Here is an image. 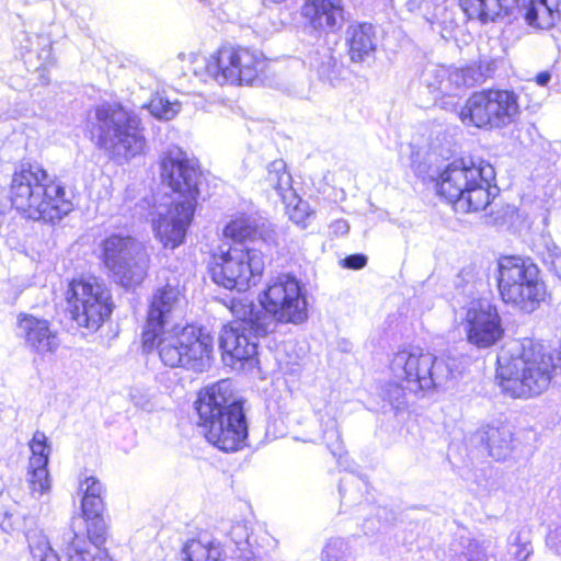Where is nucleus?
Instances as JSON below:
<instances>
[{"label": "nucleus", "mask_w": 561, "mask_h": 561, "mask_svg": "<svg viewBox=\"0 0 561 561\" xmlns=\"http://www.w3.org/2000/svg\"><path fill=\"white\" fill-rule=\"evenodd\" d=\"M184 297L179 286L165 284L152 294L140 333L141 350L157 352L164 366L192 367L213 352V337L193 323L167 329L171 312Z\"/></svg>", "instance_id": "nucleus-1"}, {"label": "nucleus", "mask_w": 561, "mask_h": 561, "mask_svg": "<svg viewBox=\"0 0 561 561\" xmlns=\"http://www.w3.org/2000/svg\"><path fill=\"white\" fill-rule=\"evenodd\" d=\"M158 167L161 185L179 199L171 202L158 216L153 231L164 248L175 249L184 243L193 222L205 175L199 160L176 146L159 156Z\"/></svg>", "instance_id": "nucleus-2"}, {"label": "nucleus", "mask_w": 561, "mask_h": 561, "mask_svg": "<svg viewBox=\"0 0 561 561\" xmlns=\"http://www.w3.org/2000/svg\"><path fill=\"white\" fill-rule=\"evenodd\" d=\"M244 404L227 380L199 389L193 407L206 442L224 453L241 450L249 436Z\"/></svg>", "instance_id": "nucleus-3"}, {"label": "nucleus", "mask_w": 561, "mask_h": 561, "mask_svg": "<svg viewBox=\"0 0 561 561\" xmlns=\"http://www.w3.org/2000/svg\"><path fill=\"white\" fill-rule=\"evenodd\" d=\"M431 182L438 199L462 215L485 210L497 193L494 168L473 156L454 158Z\"/></svg>", "instance_id": "nucleus-4"}, {"label": "nucleus", "mask_w": 561, "mask_h": 561, "mask_svg": "<svg viewBox=\"0 0 561 561\" xmlns=\"http://www.w3.org/2000/svg\"><path fill=\"white\" fill-rule=\"evenodd\" d=\"M7 199L20 217L54 224L73 209L65 183L39 163L23 162L11 175Z\"/></svg>", "instance_id": "nucleus-5"}, {"label": "nucleus", "mask_w": 561, "mask_h": 561, "mask_svg": "<svg viewBox=\"0 0 561 561\" xmlns=\"http://www.w3.org/2000/svg\"><path fill=\"white\" fill-rule=\"evenodd\" d=\"M561 376V346L547 352L540 343L525 339L518 353L497 359L496 379L502 391L514 399H529L549 389Z\"/></svg>", "instance_id": "nucleus-6"}, {"label": "nucleus", "mask_w": 561, "mask_h": 561, "mask_svg": "<svg viewBox=\"0 0 561 561\" xmlns=\"http://www.w3.org/2000/svg\"><path fill=\"white\" fill-rule=\"evenodd\" d=\"M94 121L87 123L89 139L111 160H129L146 147L140 116L121 102H104L93 108Z\"/></svg>", "instance_id": "nucleus-7"}, {"label": "nucleus", "mask_w": 561, "mask_h": 561, "mask_svg": "<svg viewBox=\"0 0 561 561\" xmlns=\"http://www.w3.org/2000/svg\"><path fill=\"white\" fill-rule=\"evenodd\" d=\"M80 516L84 533H73L62 550L65 561H114L105 548L108 527L104 520L106 510L105 484L94 474L80 478Z\"/></svg>", "instance_id": "nucleus-8"}, {"label": "nucleus", "mask_w": 561, "mask_h": 561, "mask_svg": "<svg viewBox=\"0 0 561 561\" xmlns=\"http://www.w3.org/2000/svg\"><path fill=\"white\" fill-rule=\"evenodd\" d=\"M495 279L501 301L522 312L536 311L549 297L540 267L527 256L501 255Z\"/></svg>", "instance_id": "nucleus-9"}, {"label": "nucleus", "mask_w": 561, "mask_h": 561, "mask_svg": "<svg viewBox=\"0 0 561 561\" xmlns=\"http://www.w3.org/2000/svg\"><path fill=\"white\" fill-rule=\"evenodd\" d=\"M205 70L221 85L253 87L272 76L271 59L253 45L224 43L207 58Z\"/></svg>", "instance_id": "nucleus-10"}, {"label": "nucleus", "mask_w": 561, "mask_h": 561, "mask_svg": "<svg viewBox=\"0 0 561 561\" xmlns=\"http://www.w3.org/2000/svg\"><path fill=\"white\" fill-rule=\"evenodd\" d=\"M64 301L67 319L83 335L94 334L110 322L116 307L111 289L94 276L70 278Z\"/></svg>", "instance_id": "nucleus-11"}, {"label": "nucleus", "mask_w": 561, "mask_h": 561, "mask_svg": "<svg viewBox=\"0 0 561 561\" xmlns=\"http://www.w3.org/2000/svg\"><path fill=\"white\" fill-rule=\"evenodd\" d=\"M206 270L218 287L245 293L256 286L263 275V255L250 247L220 244L209 250Z\"/></svg>", "instance_id": "nucleus-12"}, {"label": "nucleus", "mask_w": 561, "mask_h": 561, "mask_svg": "<svg viewBox=\"0 0 561 561\" xmlns=\"http://www.w3.org/2000/svg\"><path fill=\"white\" fill-rule=\"evenodd\" d=\"M520 112L519 96L513 89L491 87L472 92L458 117L467 127L490 131L515 123Z\"/></svg>", "instance_id": "nucleus-13"}, {"label": "nucleus", "mask_w": 561, "mask_h": 561, "mask_svg": "<svg viewBox=\"0 0 561 561\" xmlns=\"http://www.w3.org/2000/svg\"><path fill=\"white\" fill-rule=\"evenodd\" d=\"M99 259L124 288H135L148 276L150 255L130 234L111 233L105 237L100 244Z\"/></svg>", "instance_id": "nucleus-14"}, {"label": "nucleus", "mask_w": 561, "mask_h": 561, "mask_svg": "<svg viewBox=\"0 0 561 561\" xmlns=\"http://www.w3.org/2000/svg\"><path fill=\"white\" fill-rule=\"evenodd\" d=\"M265 319L278 324H301L308 319V302L300 282L290 275H279L259 295Z\"/></svg>", "instance_id": "nucleus-15"}, {"label": "nucleus", "mask_w": 561, "mask_h": 561, "mask_svg": "<svg viewBox=\"0 0 561 561\" xmlns=\"http://www.w3.org/2000/svg\"><path fill=\"white\" fill-rule=\"evenodd\" d=\"M461 325L467 343L478 350L495 346L505 335L499 307L484 298L474 299L468 304Z\"/></svg>", "instance_id": "nucleus-16"}, {"label": "nucleus", "mask_w": 561, "mask_h": 561, "mask_svg": "<svg viewBox=\"0 0 561 561\" xmlns=\"http://www.w3.org/2000/svg\"><path fill=\"white\" fill-rule=\"evenodd\" d=\"M396 360L401 365V373L397 374L398 381L389 385L387 397L390 404L399 411L401 404L394 405L393 401L398 399L400 392L403 396L407 392L419 393L434 387L432 376L434 357L422 351H400L396 356Z\"/></svg>", "instance_id": "nucleus-17"}, {"label": "nucleus", "mask_w": 561, "mask_h": 561, "mask_svg": "<svg viewBox=\"0 0 561 561\" xmlns=\"http://www.w3.org/2000/svg\"><path fill=\"white\" fill-rule=\"evenodd\" d=\"M16 327L25 346L38 355L54 354L60 346L59 333L49 320L20 312Z\"/></svg>", "instance_id": "nucleus-18"}, {"label": "nucleus", "mask_w": 561, "mask_h": 561, "mask_svg": "<svg viewBox=\"0 0 561 561\" xmlns=\"http://www.w3.org/2000/svg\"><path fill=\"white\" fill-rule=\"evenodd\" d=\"M301 16L317 32L335 33L345 21L343 0H305Z\"/></svg>", "instance_id": "nucleus-19"}, {"label": "nucleus", "mask_w": 561, "mask_h": 561, "mask_svg": "<svg viewBox=\"0 0 561 561\" xmlns=\"http://www.w3.org/2000/svg\"><path fill=\"white\" fill-rule=\"evenodd\" d=\"M249 334H252L250 327H241L240 322L224 325L219 339L222 356H228L232 364L253 359L257 354V344Z\"/></svg>", "instance_id": "nucleus-20"}, {"label": "nucleus", "mask_w": 561, "mask_h": 561, "mask_svg": "<svg viewBox=\"0 0 561 561\" xmlns=\"http://www.w3.org/2000/svg\"><path fill=\"white\" fill-rule=\"evenodd\" d=\"M519 0H457V4L467 21H479L482 24L494 22L507 16Z\"/></svg>", "instance_id": "nucleus-21"}, {"label": "nucleus", "mask_w": 561, "mask_h": 561, "mask_svg": "<svg viewBox=\"0 0 561 561\" xmlns=\"http://www.w3.org/2000/svg\"><path fill=\"white\" fill-rule=\"evenodd\" d=\"M346 53L354 64H362L373 57L377 49L376 32L371 23L358 22L347 28Z\"/></svg>", "instance_id": "nucleus-22"}, {"label": "nucleus", "mask_w": 561, "mask_h": 561, "mask_svg": "<svg viewBox=\"0 0 561 561\" xmlns=\"http://www.w3.org/2000/svg\"><path fill=\"white\" fill-rule=\"evenodd\" d=\"M479 433L489 455L496 460L505 459L515 448L513 427L507 423L486 424Z\"/></svg>", "instance_id": "nucleus-23"}, {"label": "nucleus", "mask_w": 561, "mask_h": 561, "mask_svg": "<svg viewBox=\"0 0 561 561\" xmlns=\"http://www.w3.org/2000/svg\"><path fill=\"white\" fill-rule=\"evenodd\" d=\"M222 236L230 241L228 245L249 247L259 240H264L263 231L255 218L247 213L233 215L222 228Z\"/></svg>", "instance_id": "nucleus-24"}, {"label": "nucleus", "mask_w": 561, "mask_h": 561, "mask_svg": "<svg viewBox=\"0 0 561 561\" xmlns=\"http://www.w3.org/2000/svg\"><path fill=\"white\" fill-rule=\"evenodd\" d=\"M227 307L233 316L230 322H240L241 327H250L254 337H264L274 331L265 316L254 309L252 300L231 298Z\"/></svg>", "instance_id": "nucleus-25"}, {"label": "nucleus", "mask_w": 561, "mask_h": 561, "mask_svg": "<svg viewBox=\"0 0 561 561\" xmlns=\"http://www.w3.org/2000/svg\"><path fill=\"white\" fill-rule=\"evenodd\" d=\"M525 5V20L529 25L538 28H547L552 23L546 21V16L561 13V0H523Z\"/></svg>", "instance_id": "nucleus-26"}, {"label": "nucleus", "mask_w": 561, "mask_h": 561, "mask_svg": "<svg viewBox=\"0 0 561 561\" xmlns=\"http://www.w3.org/2000/svg\"><path fill=\"white\" fill-rule=\"evenodd\" d=\"M183 561H219L220 551L211 540L194 538L188 540L183 549Z\"/></svg>", "instance_id": "nucleus-27"}, {"label": "nucleus", "mask_w": 561, "mask_h": 561, "mask_svg": "<svg viewBox=\"0 0 561 561\" xmlns=\"http://www.w3.org/2000/svg\"><path fill=\"white\" fill-rule=\"evenodd\" d=\"M285 211L288 218L298 227L306 229L314 220V210L310 208L306 201H302L295 193L290 196L283 195Z\"/></svg>", "instance_id": "nucleus-28"}, {"label": "nucleus", "mask_w": 561, "mask_h": 561, "mask_svg": "<svg viewBox=\"0 0 561 561\" xmlns=\"http://www.w3.org/2000/svg\"><path fill=\"white\" fill-rule=\"evenodd\" d=\"M27 483L33 495L42 496L50 490V476L48 465L27 466Z\"/></svg>", "instance_id": "nucleus-29"}, {"label": "nucleus", "mask_w": 561, "mask_h": 561, "mask_svg": "<svg viewBox=\"0 0 561 561\" xmlns=\"http://www.w3.org/2000/svg\"><path fill=\"white\" fill-rule=\"evenodd\" d=\"M28 448L31 450L28 463L35 466L48 465L50 445L44 432L36 431L33 434L28 442Z\"/></svg>", "instance_id": "nucleus-30"}, {"label": "nucleus", "mask_w": 561, "mask_h": 561, "mask_svg": "<svg viewBox=\"0 0 561 561\" xmlns=\"http://www.w3.org/2000/svg\"><path fill=\"white\" fill-rule=\"evenodd\" d=\"M266 181L272 188L283 195V192L290 184V174L287 172L283 160H274L268 164Z\"/></svg>", "instance_id": "nucleus-31"}, {"label": "nucleus", "mask_w": 561, "mask_h": 561, "mask_svg": "<svg viewBox=\"0 0 561 561\" xmlns=\"http://www.w3.org/2000/svg\"><path fill=\"white\" fill-rule=\"evenodd\" d=\"M146 107L159 119H171L179 112V103L171 102L159 94L151 96Z\"/></svg>", "instance_id": "nucleus-32"}, {"label": "nucleus", "mask_w": 561, "mask_h": 561, "mask_svg": "<svg viewBox=\"0 0 561 561\" xmlns=\"http://www.w3.org/2000/svg\"><path fill=\"white\" fill-rule=\"evenodd\" d=\"M454 77L456 82L461 83L466 87H474L477 84H481L478 82L476 78L474 68H472L471 64L465 65L454 71Z\"/></svg>", "instance_id": "nucleus-33"}, {"label": "nucleus", "mask_w": 561, "mask_h": 561, "mask_svg": "<svg viewBox=\"0 0 561 561\" xmlns=\"http://www.w3.org/2000/svg\"><path fill=\"white\" fill-rule=\"evenodd\" d=\"M472 68H474L476 78L478 82L484 83L488 79H490L493 75L494 67L491 61L488 60H476L470 62Z\"/></svg>", "instance_id": "nucleus-34"}, {"label": "nucleus", "mask_w": 561, "mask_h": 561, "mask_svg": "<svg viewBox=\"0 0 561 561\" xmlns=\"http://www.w3.org/2000/svg\"><path fill=\"white\" fill-rule=\"evenodd\" d=\"M368 259L365 254L355 253L345 256L341 261V266L347 270H362L367 265Z\"/></svg>", "instance_id": "nucleus-35"}, {"label": "nucleus", "mask_w": 561, "mask_h": 561, "mask_svg": "<svg viewBox=\"0 0 561 561\" xmlns=\"http://www.w3.org/2000/svg\"><path fill=\"white\" fill-rule=\"evenodd\" d=\"M39 561H60V560H59L58 553L54 549L46 548L45 550H43Z\"/></svg>", "instance_id": "nucleus-36"}, {"label": "nucleus", "mask_w": 561, "mask_h": 561, "mask_svg": "<svg viewBox=\"0 0 561 561\" xmlns=\"http://www.w3.org/2000/svg\"><path fill=\"white\" fill-rule=\"evenodd\" d=\"M549 80H550V73L547 71L539 72L535 77V81L539 85H546L549 82Z\"/></svg>", "instance_id": "nucleus-37"}, {"label": "nucleus", "mask_w": 561, "mask_h": 561, "mask_svg": "<svg viewBox=\"0 0 561 561\" xmlns=\"http://www.w3.org/2000/svg\"><path fill=\"white\" fill-rule=\"evenodd\" d=\"M264 5H277L287 2L288 0H261Z\"/></svg>", "instance_id": "nucleus-38"}]
</instances>
